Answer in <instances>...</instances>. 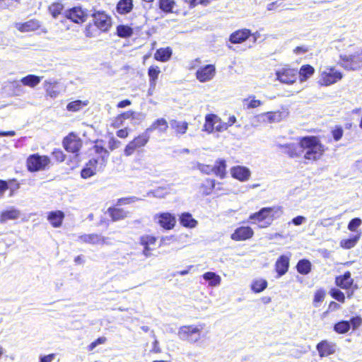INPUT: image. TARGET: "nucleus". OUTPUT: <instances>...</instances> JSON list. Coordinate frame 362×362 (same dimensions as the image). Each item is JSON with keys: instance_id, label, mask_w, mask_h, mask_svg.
<instances>
[{"instance_id": "f03ea898", "label": "nucleus", "mask_w": 362, "mask_h": 362, "mask_svg": "<svg viewBox=\"0 0 362 362\" xmlns=\"http://www.w3.org/2000/svg\"><path fill=\"white\" fill-rule=\"evenodd\" d=\"M202 325H183L178 329L177 336L182 341L189 344H196L202 338Z\"/></svg>"}, {"instance_id": "473e14b6", "label": "nucleus", "mask_w": 362, "mask_h": 362, "mask_svg": "<svg viewBox=\"0 0 362 362\" xmlns=\"http://www.w3.org/2000/svg\"><path fill=\"white\" fill-rule=\"evenodd\" d=\"M170 125L177 134H184L188 129V123L187 122H180L176 119L170 121Z\"/></svg>"}, {"instance_id": "6e6d98bb", "label": "nucleus", "mask_w": 362, "mask_h": 362, "mask_svg": "<svg viewBox=\"0 0 362 362\" xmlns=\"http://www.w3.org/2000/svg\"><path fill=\"white\" fill-rule=\"evenodd\" d=\"M142 200V199L136 197H126V198H121L117 200V205H125V204H129L133 202Z\"/></svg>"}, {"instance_id": "603ef678", "label": "nucleus", "mask_w": 362, "mask_h": 362, "mask_svg": "<svg viewBox=\"0 0 362 362\" xmlns=\"http://www.w3.org/2000/svg\"><path fill=\"white\" fill-rule=\"evenodd\" d=\"M64 8V6L60 3H54L49 7V11L52 16L56 18L57 16L61 14L62 10Z\"/></svg>"}, {"instance_id": "a211bd4d", "label": "nucleus", "mask_w": 362, "mask_h": 362, "mask_svg": "<svg viewBox=\"0 0 362 362\" xmlns=\"http://www.w3.org/2000/svg\"><path fill=\"white\" fill-rule=\"evenodd\" d=\"M289 265L290 259L288 256L283 255L279 257L274 264V269L278 276L284 275L288 272Z\"/></svg>"}, {"instance_id": "4468645a", "label": "nucleus", "mask_w": 362, "mask_h": 362, "mask_svg": "<svg viewBox=\"0 0 362 362\" xmlns=\"http://www.w3.org/2000/svg\"><path fill=\"white\" fill-rule=\"evenodd\" d=\"M63 146L67 151L76 153L82 146V141L78 136L71 133L64 139Z\"/></svg>"}, {"instance_id": "e433bc0d", "label": "nucleus", "mask_w": 362, "mask_h": 362, "mask_svg": "<svg viewBox=\"0 0 362 362\" xmlns=\"http://www.w3.org/2000/svg\"><path fill=\"white\" fill-rule=\"evenodd\" d=\"M42 77L33 74H29L21 78V82L23 85L34 88L41 81Z\"/></svg>"}, {"instance_id": "cd10ccee", "label": "nucleus", "mask_w": 362, "mask_h": 362, "mask_svg": "<svg viewBox=\"0 0 362 362\" xmlns=\"http://www.w3.org/2000/svg\"><path fill=\"white\" fill-rule=\"evenodd\" d=\"M361 233L358 232L349 238L341 240L339 243V245L341 248L345 250L351 249L357 244L361 238Z\"/></svg>"}, {"instance_id": "393cba45", "label": "nucleus", "mask_w": 362, "mask_h": 362, "mask_svg": "<svg viewBox=\"0 0 362 362\" xmlns=\"http://www.w3.org/2000/svg\"><path fill=\"white\" fill-rule=\"evenodd\" d=\"M40 25L36 20H30L23 23H16V28L21 32H30L37 30Z\"/></svg>"}, {"instance_id": "864d4df0", "label": "nucleus", "mask_w": 362, "mask_h": 362, "mask_svg": "<svg viewBox=\"0 0 362 362\" xmlns=\"http://www.w3.org/2000/svg\"><path fill=\"white\" fill-rule=\"evenodd\" d=\"M156 241V238L151 235H143L140 238V244L143 246L148 245L149 247L151 245H154Z\"/></svg>"}, {"instance_id": "aec40b11", "label": "nucleus", "mask_w": 362, "mask_h": 362, "mask_svg": "<svg viewBox=\"0 0 362 362\" xmlns=\"http://www.w3.org/2000/svg\"><path fill=\"white\" fill-rule=\"evenodd\" d=\"M79 240L86 243L92 245H105L107 244L106 242L107 238L99 234H84L79 236Z\"/></svg>"}, {"instance_id": "b1692460", "label": "nucleus", "mask_w": 362, "mask_h": 362, "mask_svg": "<svg viewBox=\"0 0 362 362\" xmlns=\"http://www.w3.org/2000/svg\"><path fill=\"white\" fill-rule=\"evenodd\" d=\"M20 216L21 211L18 209L14 207H11L1 213L0 223H4L8 220H16L20 217Z\"/></svg>"}, {"instance_id": "49530a36", "label": "nucleus", "mask_w": 362, "mask_h": 362, "mask_svg": "<svg viewBox=\"0 0 362 362\" xmlns=\"http://www.w3.org/2000/svg\"><path fill=\"white\" fill-rule=\"evenodd\" d=\"M329 295L332 298L337 300L341 303H344L346 300V297L344 293L339 288H332L329 291Z\"/></svg>"}, {"instance_id": "bf43d9fd", "label": "nucleus", "mask_w": 362, "mask_h": 362, "mask_svg": "<svg viewBox=\"0 0 362 362\" xmlns=\"http://www.w3.org/2000/svg\"><path fill=\"white\" fill-rule=\"evenodd\" d=\"M151 335L154 338V341L153 342L151 351L156 354L160 353L161 349L159 346L158 341L157 340L153 331H151Z\"/></svg>"}, {"instance_id": "6ab92c4d", "label": "nucleus", "mask_w": 362, "mask_h": 362, "mask_svg": "<svg viewBox=\"0 0 362 362\" xmlns=\"http://www.w3.org/2000/svg\"><path fill=\"white\" fill-rule=\"evenodd\" d=\"M168 129V123L164 118H158L146 129L147 133L151 134V132L157 131L159 134H165Z\"/></svg>"}, {"instance_id": "69168bd1", "label": "nucleus", "mask_w": 362, "mask_h": 362, "mask_svg": "<svg viewBox=\"0 0 362 362\" xmlns=\"http://www.w3.org/2000/svg\"><path fill=\"white\" fill-rule=\"evenodd\" d=\"M55 358L54 354H48L40 357V362H52Z\"/></svg>"}, {"instance_id": "052dcab7", "label": "nucleus", "mask_w": 362, "mask_h": 362, "mask_svg": "<svg viewBox=\"0 0 362 362\" xmlns=\"http://www.w3.org/2000/svg\"><path fill=\"white\" fill-rule=\"evenodd\" d=\"M151 195L157 198H163L164 197L163 189L162 188H158L153 191H150L147 193V196Z\"/></svg>"}, {"instance_id": "e2e57ef3", "label": "nucleus", "mask_w": 362, "mask_h": 362, "mask_svg": "<svg viewBox=\"0 0 362 362\" xmlns=\"http://www.w3.org/2000/svg\"><path fill=\"white\" fill-rule=\"evenodd\" d=\"M228 127V123L222 122L221 119L219 118V122L216 124H215V129L218 132H222L227 129Z\"/></svg>"}, {"instance_id": "20e7f679", "label": "nucleus", "mask_w": 362, "mask_h": 362, "mask_svg": "<svg viewBox=\"0 0 362 362\" xmlns=\"http://www.w3.org/2000/svg\"><path fill=\"white\" fill-rule=\"evenodd\" d=\"M339 65L347 71H355L362 67V49L350 55H341Z\"/></svg>"}, {"instance_id": "8fccbe9b", "label": "nucleus", "mask_w": 362, "mask_h": 362, "mask_svg": "<svg viewBox=\"0 0 362 362\" xmlns=\"http://www.w3.org/2000/svg\"><path fill=\"white\" fill-rule=\"evenodd\" d=\"M86 103L83 102L82 100H77L69 103L66 106V109L69 111L76 112L81 110L83 106H86Z\"/></svg>"}, {"instance_id": "6e6552de", "label": "nucleus", "mask_w": 362, "mask_h": 362, "mask_svg": "<svg viewBox=\"0 0 362 362\" xmlns=\"http://www.w3.org/2000/svg\"><path fill=\"white\" fill-rule=\"evenodd\" d=\"M149 139L150 135L147 133L146 130H145L126 146L124 151V155L127 156H132L137 148L145 146Z\"/></svg>"}, {"instance_id": "7c9ffc66", "label": "nucleus", "mask_w": 362, "mask_h": 362, "mask_svg": "<svg viewBox=\"0 0 362 362\" xmlns=\"http://www.w3.org/2000/svg\"><path fill=\"white\" fill-rule=\"evenodd\" d=\"M249 37V30H240L232 33L230 36V41L233 43H241Z\"/></svg>"}, {"instance_id": "37998d69", "label": "nucleus", "mask_w": 362, "mask_h": 362, "mask_svg": "<svg viewBox=\"0 0 362 362\" xmlns=\"http://www.w3.org/2000/svg\"><path fill=\"white\" fill-rule=\"evenodd\" d=\"M175 6L174 0H159L158 2L160 9L165 13H172Z\"/></svg>"}, {"instance_id": "a19ab883", "label": "nucleus", "mask_w": 362, "mask_h": 362, "mask_svg": "<svg viewBox=\"0 0 362 362\" xmlns=\"http://www.w3.org/2000/svg\"><path fill=\"white\" fill-rule=\"evenodd\" d=\"M231 174L233 177L240 180H244L247 178L249 175V171L245 168L237 166L231 169Z\"/></svg>"}, {"instance_id": "5701e85b", "label": "nucleus", "mask_w": 362, "mask_h": 362, "mask_svg": "<svg viewBox=\"0 0 362 362\" xmlns=\"http://www.w3.org/2000/svg\"><path fill=\"white\" fill-rule=\"evenodd\" d=\"M44 88L48 96L55 98L59 95V83L54 80H47L44 82Z\"/></svg>"}, {"instance_id": "bb28decb", "label": "nucleus", "mask_w": 362, "mask_h": 362, "mask_svg": "<svg viewBox=\"0 0 362 362\" xmlns=\"http://www.w3.org/2000/svg\"><path fill=\"white\" fill-rule=\"evenodd\" d=\"M110 217L113 221H117L119 220L124 219L129 216V212L124 210L123 209L110 207L107 209Z\"/></svg>"}, {"instance_id": "3c124183", "label": "nucleus", "mask_w": 362, "mask_h": 362, "mask_svg": "<svg viewBox=\"0 0 362 362\" xmlns=\"http://www.w3.org/2000/svg\"><path fill=\"white\" fill-rule=\"evenodd\" d=\"M331 134L335 141H339L344 135L343 127L341 125H335L331 130Z\"/></svg>"}, {"instance_id": "a878e982", "label": "nucleus", "mask_w": 362, "mask_h": 362, "mask_svg": "<svg viewBox=\"0 0 362 362\" xmlns=\"http://www.w3.org/2000/svg\"><path fill=\"white\" fill-rule=\"evenodd\" d=\"M312 267V263L309 259H301L297 262L296 268L298 274L305 276L311 272Z\"/></svg>"}, {"instance_id": "4d7b16f0", "label": "nucleus", "mask_w": 362, "mask_h": 362, "mask_svg": "<svg viewBox=\"0 0 362 362\" xmlns=\"http://www.w3.org/2000/svg\"><path fill=\"white\" fill-rule=\"evenodd\" d=\"M361 223L362 221L360 218H352L348 224V229L350 231H355L356 228L361 225Z\"/></svg>"}, {"instance_id": "c9c22d12", "label": "nucleus", "mask_w": 362, "mask_h": 362, "mask_svg": "<svg viewBox=\"0 0 362 362\" xmlns=\"http://www.w3.org/2000/svg\"><path fill=\"white\" fill-rule=\"evenodd\" d=\"M180 223L187 228H195L197 225V221L192 218L189 213H183L180 218Z\"/></svg>"}, {"instance_id": "58836bf2", "label": "nucleus", "mask_w": 362, "mask_h": 362, "mask_svg": "<svg viewBox=\"0 0 362 362\" xmlns=\"http://www.w3.org/2000/svg\"><path fill=\"white\" fill-rule=\"evenodd\" d=\"M172 55V50L170 48H160L158 49L155 54L154 58L156 60L160 61V62H167L170 59V57Z\"/></svg>"}, {"instance_id": "dca6fc26", "label": "nucleus", "mask_w": 362, "mask_h": 362, "mask_svg": "<svg viewBox=\"0 0 362 362\" xmlns=\"http://www.w3.org/2000/svg\"><path fill=\"white\" fill-rule=\"evenodd\" d=\"M316 349L318 351L319 356L324 358L332 355L335 353L336 345L326 339L320 341L316 345Z\"/></svg>"}, {"instance_id": "412c9836", "label": "nucleus", "mask_w": 362, "mask_h": 362, "mask_svg": "<svg viewBox=\"0 0 362 362\" xmlns=\"http://www.w3.org/2000/svg\"><path fill=\"white\" fill-rule=\"evenodd\" d=\"M286 112L281 110L271 111L262 113L260 116L264 121L269 122H279L286 117Z\"/></svg>"}, {"instance_id": "2eb2a0df", "label": "nucleus", "mask_w": 362, "mask_h": 362, "mask_svg": "<svg viewBox=\"0 0 362 362\" xmlns=\"http://www.w3.org/2000/svg\"><path fill=\"white\" fill-rule=\"evenodd\" d=\"M216 68L212 64H208L199 68L196 72V77L202 83L211 81L215 76Z\"/></svg>"}, {"instance_id": "4be33fe9", "label": "nucleus", "mask_w": 362, "mask_h": 362, "mask_svg": "<svg viewBox=\"0 0 362 362\" xmlns=\"http://www.w3.org/2000/svg\"><path fill=\"white\" fill-rule=\"evenodd\" d=\"M160 73V68L157 66H151L148 70V75L149 77V89L148 94L152 95L153 91L154 90L157 79L158 78V75Z\"/></svg>"}, {"instance_id": "774afa93", "label": "nucleus", "mask_w": 362, "mask_h": 362, "mask_svg": "<svg viewBox=\"0 0 362 362\" xmlns=\"http://www.w3.org/2000/svg\"><path fill=\"white\" fill-rule=\"evenodd\" d=\"M305 221V218L303 216H298L292 219V223L295 226H300Z\"/></svg>"}, {"instance_id": "0e129e2a", "label": "nucleus", "mask_w": 362, "mask_h": 362, "mask_svg": "<svg viewBox=\"0 0 362 362\" xmlns=\"http://www.w3.org/2000/svg\"><path fill=\"white\" fill-rule=\"evenodd\" d=\"M119 146H120V141L115 139V138H112L109 141V148L111 151L119 148Z\"/></svg>"}, {"instance_id": "f257e3e1", "label": "nucleus", "mask_w": 362, "mask_h": 362, "mask_svg": "<svg viewBox=\"0 0 362 362\" xmlns=\"http://www.w3.org/2000/svg\"><path fill=\"white\" fill-rule=\"evenodd\" d=\"M284 153L290 158H300L311 162L320 160L327 148L316 136H305L298 139V143L287 144L283 146Z\"/></svg>"}, {"instance_id": "f3484780", "label": "nucleus", "mask_w": 362, "mask_h": 362, "mask_svg": "<svg viewBox=\"0 0 362 362\" xmlns=\"http://www.w3.org/2000/svg\"><path fill=\"white\" fill-rule=\"evenodd\" d=\"M154 220H158V223L165 229H172L175 224V218L170 213H162L154 216Z\"/></svg>"}, {"instance_id": "72a5a7b5", "label": "nucleus", "mask_w": 362, "mask_h": 362, "mask_svg": "<svg viewBox=\"0 0 362 362\" xmlns=\"http://www.w3.org/2000/svg\"><path fill=\"white\" fill-rule=\"evenodd\" d=\"M133 8L132 0H120L117 5V11L120 14H127Z\"/></svg>"}, {"instance_id": "7ed1b4c3", "label": "nucleus", "mask_w": 362, "mask_h": 362, "mask_svg": "<svg viewBox=\"0 0 362 362\" xmlns=\"http://www.w3.org/2000/svg\"><path fill=\"white\" fill-rule=\"evenodd\" d=\"M334 284L338 288L347 291L349 298L352 297L354 290L358 288L357 285L354 283V279L351 277L350 271H346L343 274L337 276L334 279Z\"/></svg>"}, {"instance_id": "c756f323", "label": "nucleus", "mask_w": 362, "mask_h": 362, "mask_svg": "<svg viewBox=\"0 0 362 362\" xmlns=\"http://www.w3.org/2000/svg\"><path fill=\"white\" fill-rule=\"evenodd\" d=\"M219 122V117L216 115H207L205 117V124L203 131L211 133L215 129V124Z\"/></svg>"}, {"instance_id": "c85d7f7f", "label": "nucleus", "mask_w": 362, "mask_h": 362, "mask_svg": "<svg viewBox=\"0 0 362 362\" xmlns=\"http://www.w3.org/2000/svg\"><path fill=\"white\" fill-rule=\"evenodd\" d=\"M298 74L300 81L304 82L315 74V69L310 64H304L300 66Z\"/></svg>"}, {"instance_id": "680f3d73", "label": "nucleus", "mask_w": 362, "mask_h": 362, "mask_svg": "<svg viewBox=\"0 0 362 362\" xmlns=\"http://www.w3.org/2000/svg\"><path fill=\"white\" fill-rule=\"evenodd\" d=\"M52 154L57 160H58L59 162H62L64 160L65 156L63 153L62 151H61L59 149H56L53 151Z\"/></svg>"}, {"instance_id": "c03bdc74", "label": "nucleus", "mask_w": 362, "mask_h": 362, "mask_svg": "<svg viewBox=\"0 0 362 362\" xmlns=\"http://www.w3.org/2000/svg\"><path fill=\"white\" fill-rule=\"evenodd\" d=\"M215 185L216 181L214 180L206 179L201 186L202 193L205 195L210 194L212 190L215 188Z\"/></svg>"}, {"instance_id": "39448f33", "label": "nucleus", "mask_w": 362, "mask_h": 362, "mask_svg": "<svg viewBox=\"0 0 362 362\" xmlns=\"http://www.w3.org/2000/svg\"><path fill=\"white\" fill-rule=\"evenodd\" d=\"M362 325V317L359 315L352 317L349 321L341 320L334 325L333 330L339 334H346L351 329L356 330Z\"/></svg>"}, {"instance_id": "ddd939ff", "label": "nucleus", "mask_w": 362, "mask_h": 362, "mask_svg": "<svg viewBox=\"0 0 362 362\" xmlns=\"http://www.w3.org/2000/svg\"><path fill=\"white\" fill-rule=\"evenodd\" d=\"M90 12L84 11L81 7H74L66 11L65 16L68 19L76 23H83L90 16Z\"/></svg>"}, {"instance_id": "de8ad7c7", "label": "nucleus", "mask_w": 362, "mask_h": 362, "mask_svg": "<svg viewBox=\"0 0 362 362\" xmlns=\"http://www.w3.org/2000/svg\"><path fill=\"white\" fill-rule=\"evenodd\" d=\"M93 149L95 153L98 155V158H103V160H107L110 153L106 148H105L103 146L95 144L93 146Z\"/></svg>"}, {"instance_id": "1a4fd4ad", "label": "nucleus", "mask_w": 362, "mask_h": 362, "mask_svg": "<svg viewBox=\"0 0 362 362\" xmlns=\"http://www.w3.org/2000/svg\"><path fill=\"white\" fill-rule=\"evenodd\" d=\"M273 208L265 207L259 212L250 216V219L254 223L260 224V226L265 227L271 224L274 220Z\"/></svg>"}, {"instance_id": "338daca9", "label": "nucleus", "mask_w": 362, "mask_h": 362, "mask_svg": "<svg viewBox=\"0 0 362 362\" xmlns=\"http://www.w3.org/2000/svg\"><path fill=\"white\" fill-rule=\"evenodd\" d=\"M309 50L308 47L305 46V45H301V46H297L296 47H295V49H293V52L294 53L296 54H304L305 52H307Z\"/></svg>"}, {"instance_id": "2f4dec72", "label": "nucleus", "mask_w": 362, "mask_h": 362, "mask_svg": "<svg viewBox=\"0 0 362 362\" xmlns=\"http://www.w3.org/2000/svg\"><path fill=\"white\" fill-rule=\"evenodd\" d=\"M64 214L61 211H52L48 215V220L53 227L57 228L62 225Z\"/></svg>"}, {"instance_id": "09e8293b", "label": "nucleus", "mask_w": 362, "mask_h": 362, "mask_svg": "<svg viewBox=\"0 0 362 362\" xmlns=\"http://www.w3.org/2000/svg\"><path fill=\"white\" fill-rule=\"evenodd\" d=\"M117 33L121 37H130L132 33V29L127 25H119L117 28Z\"/></svg>"}, {"instance_id": "a18cd8bd", "label": "nucleus", "mask_w": 362, "mask_h": 362, "mask_svg": "<svg viewBox=\"0 0 362 362\" xmlns=\"http://www.w3.org/2000/svg\"><path fill=\"white\" fill-rule=\"evenodd\" d=\"M326 296V291L324 288L317 289L313 296V303L315 307H318L319 305L324 300Z\"/></svg>"}, {"instance_id": "4c0bfd02", "label": "nucleus", "mask_w": 362, "mask_h": 362, "mask_svg": "<svg viewBox=\"0 0 362 362\" xmlns=\"http://www.w3.org/2000/svg\"><path fill=\"white\" fill-rule=\"evenodd\" d=\"M231 238L237 241L244 240L249 238V228L240 227L237 228L231 235Z\"/></svg>"}, {"instance_id": "13d9d810", "label": "nucleus", "mask_w": 362, "mask_h": 362, "mask_svg": "<svg viewBox=\"0 0 362 362\" xmlns=\"http://www.w3.org/2000/svg\"><path fill=\"white\" fill-rule=\"evenodd\" d=\"M132 115H133V111L125 112H124L122 114L119 115L117 117L116 121L117 122H119L120 124H122L123 120L127 119H131Z\"/></svg>"}, {"instance_id": "5fc2aeb1", "label": "nucleus", "mask_w": 362, "mask_h": 362, "mask_svg": "<svg viewBox=\"0 0 362 362\" xmlns=\"http://www.w3.org/2000/svg\"><path fill=\"white\" fill-rule=\"evenodd\" d=\"M96 173H97L94 171L91 167L88 166V164H86V167L83 169H82L81 172V175L83 178L87 179L95 175Z\"/></svg>"}, {"instance_id": "f704fd0d", "label": "nucleus", "mask_w": 362, "mask_h": 362, "mask_svg": "<svg viewBox=\"0 0 362 362\" xmlns=\"http://www.w3.org/2000/svg\"><path fill=\"white\" fill-rule=\"evenodd\" d=\"M107 160L103 158H93L90 159L87 163L88 166L91 167L96 173L101 172L106 166Z\"/></svg>"}, {"instance_id": "0eeeda50", "label": "nucleus", "mask_w": 362, "mask_h": 362, "mask_svg": "<svg viewBox=\"0 0 362 362\" xmlns=\"http://www.w3.org/2000/svg\"><path fill=\"white\" fill-rule=\"evenodd\" d=\"M50 159L47 156L33 154L27 159L28 169L30 172L43 170L49 164Z\"/></svg>"}, {"instance_id": "ea45409f", "label": "nucleus", "mask_w": 362, "mask_h": 362, "mask_svg": "<svg viewBox=\"0 0 362 362\" xmlns=\"http://www.w3.org/2000/svg\"><path fill=\"white\" fill-rule=\"evenodd\" d=\"M203 278L204 280L209 281V286H217L221 284V276L216 274L214 272H208L203 274Z\"/></svg>"}, {"instance_id": "f8f14e48", "label": "nucleus", "mask_w": 362, "mask_h": 362, "mask_svg": "<svg viewBox=\"0 0 362 362\" xmlns=\"http://www.w3.org/2000/svg\"><path fill=\"white\" fill-rule=\"evenodd\" d=\"M276 76L281 83L293 84L297 79V71L292 68L284 67L276 72Z\"/></svg>"}, {"instance_id": "9b49d317", "label": "nucleus", "mask_w": 362, "mask_h": 362, "mask_svg": "<svg viewBox=\"0 0 362 362\" xmlns=\"http://www.w3.org/2000/svg\"><path fill=\"white\" fill-rule=\"evenodd\" d=\"M93 17L94 25L101 31L106 32L111 26V18L104 12L90 13Z\"/></svg>"}, {"instance_id": "9d476101", "label": "nucleus", "mask_w": 362, "mask_h": 362, "mask_svg": "<svg viewBox=\"0 0 362 362\" xmlns=\"http://www.w3.org/2000/svg\"><path fill=\"white\" fill-rule=\"evenodd\" d=\"M226 161L220 159L216 161V165L212 166L209 165L199 164L198 168L203 173L209 175L214 173L216 175L223 178L226 174Z\"/></svg>"}, {"instance_id": "423d86ee", "label": "nucleus", "mask_w": 362, "mask_h": 362, "mask_svg": "<svg viewBox=\"0 0 362 362\" xmlns=\"http://www.w3.org/2000/svg\"><path fill=\"white\" fill-rule=\"evenodd\" d=\"M343 78V74L335 69L333 66L327 67L320 74L319 83L321 86H329L338 81Z\"/></svg>"}, {"instance_id": "79ce46f5", "label": "nucleus", "mask_w": 362, "mask_h": 362, "mask_svg": "<svg viewBox=\"0 0 362 362\" xmlns=\"http://www.w3.org/2000/svg\"><path fill=\"white\" fill-rule=\"evenodd\" d=\"M268 286V282L264 279H256L252 284L251 288L255 293H260L263 291Z\"/></svg>"}]
</instances>
